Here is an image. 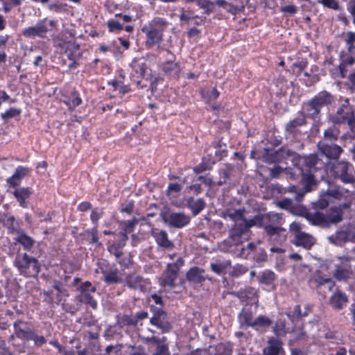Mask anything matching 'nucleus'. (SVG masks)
<instances>
[{
	"label": "nucleus",
	"instance_id": "nucleus-1",
	"mask_svg": "<svg viewBox=\"0 0 355 355\" xmlns=\"http://www.w3.org/2000/svg\"><path fill=\"white\" fill-rule=\"evenodd\" d=\"M334 103V96L329 92L323 90L314 97L303 103V107L306 116L314 121H318L321 118V109L329 107Z\"/></svg>",
	"mask_w": 355,
	"mask_h": 355
},
{
	"label": "nucleus",
	"instance_id": "nucleus-2",
	"mask_svg": "<svg viewBox=\"0 0 355 355\" xmlns=\"http://www.w3.org/2000/svg\"><path fill=\"white\" fill-rule=\"evenodd\" d=\"M13 328L15 334L10 336V340L16 336L24 342L33 340L35 347H41L47 343V340L44 336L37 334L33 325L30 322L17 320L13 323Z\"/></svg>",
	"mask_w": 355,
	"mask_h": 355
},
{
	"label": "nucleus",
	"instance_id": "nucleus-3",
	"mask_svg": "<svg viewBox=\"0 0 355 355\" xmlns=\"http://www.w3.org/2000/svg\"><path fill=\"white\" fill-rule=\"evenodd\" d=\"M19 275L26 277H36L40 272V263L37 259L26 252H17L13 261Z\"/></svg>",
	"mask_w": 355,
	"mask_h": 355
},
{
	"label": "nucleus",
	"instance_id": "nucleus-4",
	"mask_svg": "<svg viewBox=\"0 0 355 355\" xmlns=\"http://www.w3.org/2000/svg\"><path fill=\"white\" fill-rule=\"evenodd\" d=\"M159 215L165 225L175 229H182L191 222L190 216L184 211H173L168 206H164L161 209Z\"/></svg>",
	"mask_w": 355,
	"mask_h": 355
},
{
	"label": "nucleus",
	"instance_id": "nucleus-5",
	"mask_svg": "<svg viewBox=\"0 0 355 355\" xmlns=\"http://www.w3.org/2000/svg\"><path fill=\"white\" fill-rule=\"evenodd\" d=\"M152 316L150 318V324L156 327L162 334L171 331L173 325L169 321L167 312L162 307L151 304L149 306Z\"/></svg>",
	"mask_w": 355,
	"mask_h": 355
},
{
	"label": "nucleus",
	"instance_id": "nucleus-6",
	"mask_svg": "<svg viewBox=\"0 0 355 355\" xmlns=\"http://www.w3.org/2000/svg\"><path fill=\"white\" fill-rule=\"evenodd\" d=\"M322 164L316 154L297 156L293 160V165L299 173H315L320 168Z\"/></svg>",
	"mask_w": 355,
	"mask_h": 355
},
{
	"label": "nucleus",
	"instance_id": "nucleus-7",
	"mask_svg": "<svg viewBox=\"0 0 355 355\" xmlns=\"http://www.w3.org/2000/svg\"><path fill=\"white\" fill-rule=\"evenodd\" d=\"M132 71L130 72V80L135 83L139 89L146 88L148 84L143 83V80H146V72L148 65L144 58L134 59L130 64Z\"/></svg>",
	"mask_w": 355,
	"mask_h": 355
},
{
	"label": "nucleus",
	"instance_id": "nucleus-8",
	"mask_svg": "<svg viewBox=\"0 0 355 355\" xmlns=\"http://www.w3.org/2000/svg\"><path fill=\"white\" fill-rule=\"evenodd\" d=\"M187 280L191 284L202 285V283L208 279L211 281L212 279L208 275H205L203 268L198 266L191 267L186 273Z\"/></svg>",
	"mask_w": 355,
	"mask_h": 355
},
{
	"label": "nucleus",
	"instance_id": "nucleus-9",
	"mask_svg": "<svg viewBox=\"0 0 355 355\" xmlns=\"http://www.w3.org/2000/svg\"><path fill=\"white\" fill-rule=\"evenodd\" d=\"M59 46L69 60H80L83 56V53L80 51V44L76 42L62 41L59 44Z\"/></svg>",
	"mask_w": 355,
	"mask_h": 355
},
{
	"label": "nucleus",
	"instance_id": "nucleus-10",
	"mask_svg": "<svg viewBox=\"0 0 355 355\" xmlns=\"http://www.w3.org/2000/svg\"><path fill=\"white\" fill-rule=\"evenodd\" d=\"M317 146L320 152L330 159H338L343 152V148L340 146L334 144L318 142Z\"/></svg>",
	"mask_w": 355,
	"mask_h": 355
},
{
	"label": "nucleus",
	"instance_id": "nucleus-11",
	"mask_svg": "<svg viewBox=\"0 0 355 355\" xmlns=\"http://www.w3.org/2000/svg\"><path fill=\"white\" fill-rule=\"evenodd\" d=\"M249 232L248 226L245 224V220L236 221L232 228L229 230L230 239L235 244L241 243V239L243 235Z\"/></svg>",
	"mask_w": 355,
	"mask_h": 355
},
{
	"label": "nucleus",
	"instance_id": "nucleus-12",
	"mask_svg": "<svg viewBox=\"0 0 355 355\" xmlns=\"http://www.w3.org/2000/svg\"><path fill=\"white\" fill-rule=\"evenodd\" d=\"M48 31L49 29L44 24V20H40L35 26H29L24 28L22 34L27 38H34L35 37L44 38L46 37Z\"/></svg>",
	"mask_w": 355,
	"mask_h": 355
},
{
	"label": "nucleus",
	"instance_id": "nucleus-13",
	"mask_svg": "<svg viewBox=\"0 0 355 355\" xmlns=\"http://www.w3.org/2000/svg\"><path fill=\"white\" fill-rule=\"evenodd\" d=\"M306 118L308 117L306 113L288 121L285 125L286 135L295 137L300 132L299 128L307 123Z\"/></svg>",
	"mask_w": 355,
	"mask_h": 355
},
{
	"label": "nucleus",
	"instance_id": "nucleus-14",
	"mask_svg": "<svg viewBox=\"0 0 355 355\" xmlns=\"http://www.w3.org/2000/svg\"><path fill=\"white\" fill-rule=\"evenodd\" d=\"M30 169L23 166H19L15 168L14 173L7 178L6 182L10 188L19 187L21 180L28 175Z\"/></svg>",
	"mask_w": 355,
	"mask_h": 355
},
{
	"label": "nucleus",
	"instance_id": "nucleus-15",
	"mask_svg": "<svg viewBox=\"0 0 355 355\" xmlns=\"http://www.w3.org/2000/svg\"><path fill=\"white\" fill-rule=\"evenodd\" d=\"M12 191V195L17 200L19 205L23 208H28V200L33 194V190L28 187H17Z\"/></svg>",
	"mask_w": 355,
	"mask_h": 355
},
{
	"label": "nucleus",
	"instance_id": "nucleus-16",
	"mask_svg": "<svg viewBox=\"0 0 355 355\" xmlns=\"http://www.w3.org/2000/svg\"><path fill=\"white\" fill-rule=\"evenodd\" d=\"M284 353L282 342L277 338H270L263 349V355H280Z\"/></svg>",
	"mask_w": 355,
	"mask_h": 355
},
{
	"label": "nucleus",
	"instance_id": "nucleus-17",
	"mask_svg": "<svg viewBox=\"0 0 355 355\" xmlns=\"http://www.w3.org/2000/svg\"><path fill=\"white\" fill-rule=\"evenodd\" d=\"M16 235L14 238V243L21 245L25 251H31L36 243L35 240L28 235L24 230H21Z\"/></svg>",
	"mask_w": 355,
	"mask_h": 355
},
{
	"label": "nucleus",
	"instance_id": "nucleus-18",
	"mask_svg": "<svg viewBox=\"0 0 355 355\" xmlns=\"http://www.w3.org/2000/svg\"><path fill=\"white\" fill-rule=\"evenodd\" d=\"M258 282L264 285L268 291H275L276 285L275 284L277 277L275 273L271 270H265L262 271L257 277Z\"/></svg>",
	"mask_w": 355,
	"mask_h": 355
},
{
	"label": "nucleus",
	"instance_id": "nucleus-19",
	"mask_svg": "<svg viewBox=\"0 0 355 355\" xmlns=\"http://www.w3.org/2000/svg\"><path fill=\"white\" fill-rule=\"evenodd\" d=\"M186 207L191 211L193 216H196L206 207L207 203L203 198L189 197L186 200Z\"/></svg>",
	"mask_w": 355,
	"mask_h": 355
},
{
	"label": "nucleus",
	"instance_id": "nucleus-20",
	"mask_svg": "<svg viewBox=\"0 0 355 355\" xmlns=\"http://www.w3.org/2000/svg\"><path fill=\"white\" fill-rule=\"evenodd\" d=\"M152 236L155 238L159 246L167 250H172L174 248V244L171 240H169L166 230H153L152 232Z\"/></svg>",
	"mask_w": 355,
	"mask_h": 355
},
{
	"label": "nucleus",
	"instance_id": "nucleus-21",
	"mask_svg": "<svg viewBox=\"0 0 355 355\" xmlns=\"http://www.w3.org/2000/svg\"><path fill=\"white\" fill-rule=\"evenodd\" d=\"M306 220L310 224L314 226H319L322 228L330 227L325 214L319 211L314 213L309 212V214H307Z\"/></svg>",
	"mask_w": 355,
	"mask_h": 355
},
{
	"label": "nucleus",
	"instance_id": "nucleus-22",
	"mask_svg": "<svg viewBox=\"0 0 355 355\" xmlns=\"http://www.w3.org/2000/svg\"><path fill=\"white\" fill-rule=\"evenodd\" d=\"M292 243L296 246L310 249L315 244V240L311 235L303 232L296 234Z\"/></svg>",
	"mask_w": 355,
	"mask_h": 355
},
{
	"label": "nucleus",
	"instance_id": "nucleus-23",
	"mask_svg": "<svg viewBox=\"0 0 355 355\" xmlns=\"http://www.w3.org/2000/svg\"><path fill=\"white\" fill-rule=\"evenodd\" d=\"M301 175V182L303 185V192L307 193L313 190L318 182L315 178L314 173L304 172L299 173Z\"/></svg>",
	"mask_w": 355,
	"mask_h": 355
},
{
	"label": "nucleus",
	"instance_id": "nucleus-24",
	"mask_svg": "<svg viewBox=\"0 0 355 355\" xmlns=\"http://www.w3.org/2000/svg\"><path fill=\"white\" fill-rule=\"evenodd\" d=\"M141 30L146 36V46L152 47L157 44H159L163 40L164 36L162 35L161 33H158L145 26H144Z\"/></svg>",
	"mask_w": 355,
	"mask_h": 355
},
{
	"label": "nucleus",
	"instance_id": "nucleus-25",
	"mask_svg": "<svg viewBox=\"0 0 355 355\" xmlns=\"http://www.w3.org/2000/svg\"><path fill=\"white\" fill-rule=\"evenodd\" d=\"M178 275V272L166 266V268L163 273V277L160 279L161 286H168L171 288H175V281L177 279Z\"/></svg>",
	"mask_w": 355,
	"mask_h": 355
},
{
	"label": "nucleus",
	"instance_id": "nucleus-26",
	"mask_svg": "<svg viewBox=\"0 0 355 355\" xmlns=\"http://www.w3.org/2000/svg\"><path fill=\"white\" fill-rule=\"evenodd\" d=\"M348 302L347 295L340 290H337L330 298V304L331 306L337 309L342 310L346 306Z\"/></svg>",
	"mask_w": 355,
	"mask_h": 355
},
{
	"label": "nucleus",
	"instance_id": "nucleus-27",
	"mask_svg": "<svg viewBox=\"0 0 355 355\" xmlns=\"http://www.w3.org/2000/svg\"><path fill=\"white\" fill-rule=\"evenodd\" d=\"M2 216L4 218H1L0 221H1L3 226L8 230V232L10 234H16L22 230L20 227V223L21 221L17 220L14 216H8L6 214H3Z\"/></svg>",
	"mask_w": 355,
	"mask_h": 355
},
{
	"label": "nucleus",
	"instance_id": "nucleus-28",
	"mask_svg": "<svg viewBox=\"0 0 355 355\" xmlns=\"http://www.w3.org/2000/svg\"><path fill=\"white\" fill-rule=\"evenodd\" d=\"M343 214L342 207L337 206L331 207L325 214L329 227L331 225H337L340 223L343 219Z\"/></svg>",
	"mask_w": 355,
	"mask_h": 355
},
{
	"label": "nucleus",
	"instance_id": "nucleus-29",
	"mask_svg": "<svg viewBox=\"0 0 355 355\" xmlns=\"http://www.w3.org/2000/svg\"><path fill=\"white\" fill-rule=\"evenodd\" d=\"M168 24H169L166 19L162 17H155L153 19L149 21L147 25H145V26L158 33H161V35L164 36V33L166 30Z\"/></svg>",
	"mask_w": 355,
	"mask_h": 355
},
{
	"label": "nucleus",
	"instance_id": "nucleus-30",
	"mask_svg": "<svg viewBox=\"0 0 355 355\" xmlns=\"http://www.w3.org/2000/svg\"><path fill=\"white\" fill-rule=\"evenodd\" d=\"M216 163V160L211 155L202 157V162L193 168V172L196 174L211 169Z\"/></svg>",
	"mask_w": 355,
	"mask_h": 355
},
{
	"label": "nucleus",
	"instance_id": "nucleus-31",
	"mask_svg": "<svg viewBox=\"0 0 355 355\" xmlns=\"http://www.w3.org/2000/svg\"><path fill=\"white\" fill-rule=\"evenodd\" d=\"M116 324L121 329L124 327H137L133 315L119 314L116 316Z\"/></svg>",
	"mask_w": 355,
	"mask_h": 355
},
{
	"label": "nucleus",
	"instance_id": "nucleus-32",
	"mask_svg": "<svg viewBox=\"0 0 355 355\" xmlns=\"http://www.w3.org/2000/svg\"><path fill=\"white\" fill-rule=\"evenodd\" d=\"M180 66L173 60H167L162 64V71L172 77H177L180 72Z\"/></svg>",
	"mask_w": 355,
	"mask_h": 355
},
{
	"label": "nucleus",
	"instance_id": "nucleus-33",
	"mask_svg": "<svg viewBox=\"0 0 355 355\" xmlns=\"http://www.w3.org/2000/svg\"><path fill=\"white\" fill-rule=\"evenodd\" d=\"M309 284L311 288L316 289L328 284L329 289L331 290L335 285V282L331 278H325L320 275L310 279Z\"/></svg>",
	"mask_w": 355,
	"mask_h": 355
},
{
	"label": "nucleus",
	"instance_id": "nucleus-34",
	"mask_svg": "<svg viewBox=\"0 0 355 355\" xmlns=\"http://www.w3.org/2000/svg\"><path fill=\"white\" fill-rule=\"evenodd\" d=\"M340 135L338 128L334 125L324 130L322 140L319 142H324L325 144H333V142L338 140Z\"/></svg>",
	"mask_w": 355,
	"mask_h": 355
},
{
	"label": "nucleus",
	"instance_id": "nucleus-35",
	"mask_svg": "<svg viewBox=\"0 0 355 355\" xmlns=\"http://www.w3.org/2000/svg\"><path fill=\"white\" fill-rule=\"evenodd\" d=\"M329 242L334 245L340 246L349 241L348 233L346 231H337L334 234L327 237Z\"/></svg>",
	"mask_w": 355,
	"mask_h": 355
},
{
	"label": "nucleus",
	"instance_id": "nucleus-36",
	"mask_svg": "<svg viewBox=\"0 0 355 355\" xmlns=\"http://www.w3.org/2000/svg\"><path fill=\"white\" fill-rule=\"evenodd\" d=\"M272 320L266 315H259L255 320H254L252 324V328L256 331H260L263 329L270 327L272 324Z\"/></svg>",
	"mask_w": 355,
	"mask_h": 355
},
{
	"label": "nucleus",
	"instance_id": "nucleus-37",
	"mask_svg": "<svg viewBox=\"0 0 355 355\" xmlns=\"http://www.w3.org/2000/svg\"><path fill=\"white\" fill-rule=\"evenodd\" d=\"M92 292L80 293L76 296V299L79 302L89 306L95 310L97 309L98 303L94 299L93 296L92 295Z\"/></svg>",
	"mask_w": 355,
	"mask_h": 355
},
{
	"label": "nucleus",
	"instance_id": "nucleus-38",
	"mask_svg": "<svg viewBox=\"0 0 355 355\" xmlns=\"http://www.w3.org/2000/svg\"><path fill=\"white\" fill-rule=\"evenodd\" d=\"M144 278L138 275H130L126 278V285L132 289H141L143 287Z\"/></svg>",
	"mask_w": 355,
	"mask_h": 355
},
{
	"label": "nucleus",
	"instance_id": "nucleus-39",
	"mask_svg": "<svg viewBox=\"0 0 355 355\" xmlns=\"http://www.w3.org/2000/svg\"><path fill=\"white\" fill-rule=\"evenodd\" d=\"M347 108V106L346 105H342L338 108L334 117L335 124H342L347 121L350 114V112H345V110Z\"/></svg>",
	"mask_w": 355,
	"mask_h": 355
},
{
	"label": "nucleus",
	"instance_id": "nucleus-40",
	"mask_svg": "<svg viewBox=\"0 0 355 355\" xmlns=\"http://www.w3.org/2000/svg\"><path fill=\"white\" fill-rule=\"evenodd\" d=\"M244 209H227L224 212V216L229 217L231 220H234V223L236 221H241L243 220H245L244 216Z\"/></svg>",
	"mask_w": 355,
	"mask_h": 355
},
{
	"label": "nucleus",
	"instance_id": "nucleus-41",
	"mask_svg": "<svg viewBox=\"0 0 355 355\" xmlns=\"http://www.w3.org/2000/svg\"><path fill=\"white\" fill-rule=\"evenodd\" d=\"M352 273V270L347 268H343L340 266H336L334 273V277L336 280L340 282L347 281L350 278Z\"/></svg>",
	"mask_w": 355,
	"mask_h": 355
},
{
	"label": "nucleus",
	"instance_id": "nucleus-42",
	"mask_svg": "<svg viewBox=\"0 0 355 355\" xmlns=\"http://www.w3.org/2000/svg\"><path fill=\"white\" fill-rule=\"evenodd\" d=\"M101 272L104 275V282L107 284H113L121 282V278L118 275L117 270H111L109 272L102 270Z\"/></svg>",
	"mask_w": 355,
	"mask_h": 355
},
{
	"label": "nucleus",
	"instance_id": "nucleus-43",
	"mask_svg": "<svg viewBox=\"0 0 355 355\" xmlns=\"http://www.w3.org/2000/svg\"><path fill=\"white\" fill-rule=\"evenodd\" d=\"M214 355H231L233 348L230 343H220L215 346Z\"/></svg>",
	"mask_w": 355,
	"mask_h": 355
},
{
	"label": "nucleus",
	"instance_id": "nucleus-44",
	"mask_svg": "<svg viewBox=\"0 0 355 355\" xmlns=\"http://www.w3.org/2000/svg\"><path fill=\"white\" fill-rule=\"evenodd\" d=\"M264 157L268 163L278 162L282 159L279 149L272 151L267 148H264Z\"/></svg>",
	"mask_w": 355,
	"mask_h": 355
},
{
	"label": "nucleus",
	"instance_id": "nucleus-45",
	"mask_svg": "<svg viewBox=\"0 0 355 355\" xmlns=\"http://www.w3.org/2000/svg\"><path fill=\"white\" fill-rule=\"evenodd\" d=\"M238 318L241 324H245V325L252 327V324L253 323L254 320L252 319V313L251 311H246L243 308L239 313Z\"/></svg>",
	"mask_w": 355,
	"mask_h": 355
},
{
	"label": "nucleus",
	"instance_id": "nucleus-46",
	"mask_svg": "<svg viewBox=\"0 0 355 355\" xmlns=\"http://www.w3.org/2000/svg\"><path fill=\"white\" fill-rule=\"evenodd\" d=\"M231 266V261H227L226 263H211V270L218 275H225L226 269Z\"/></svg>",
	"mask_w": 355,
	"mask_h": 355
},
{
	"label": "nucleus",
	"instance_id": "nucleus-47",
	"mask_svg": "<svg viewBox=\"0 0 355 355\" xmlns=\"http://www.w3.org/2000/svg\"><path fill=\"white\" fill-rule=\"evenodd\" d=\"M263 218L264 216L263 214H257L254 216L252 218L247 220L245 218V224L248 226V229L250 231V228L257 226L259 227H263Z\"/></svg>",
	"mask_w": 355,
	"mask_h": 355
},
{
	"label": "nucleus",
	"instance_id": "nucleus-48",
	"mask_svg": "<svg viewBox=\"0 0 355 355\" xmlns=\"http://www.w3.org/2000/svg\"><path fill=\"white\" fill-rule=\"evenodd\" d=\"M196 4L204 10V13L209 15L214 12V3L211 0H196Z\"/></svg>",
	"mask_w": 355,
	"mask_h": 355
},
{
	"label": "nucleus",
	"instance_id": "nucleus-49",
	"mask_svg": "<svg viewBox=\"0 0 355 355\" xmlns=\"http://www.w3.org/2000/svg\"><path fill=\"white\" fill-rule=\"evenodd\" d=\"M286 315L292 322L298 321L303 318L301 307L299 304L295 305L292 310L288 311Z\"/></svg>",
	"mask_w": 355,
	"mask_h": 355
},
{
	"label": "nucleus",
	"instance_id": "nucleus-50",
	"mask_svg": "<svg viewBox=\"0 0 355 355\" xmlns=\"http://www.w3.org/2000/svg\"><path fill=\"white\" fill-rule=\"evenodd\" d=\"M318 3H320L323 7L334 10L342 11L343 8L340 6L338 0H317Z\"/></svg>",
	"mask_w": 355,
	"mask_h": 355
},
{
	"label": "nucleus",
	"instance_id": "nucleus-51",
	"mask_svg": "<svg viewBox=\"0 0 355 355\" xmlns=\"http://www.w3.org/2000/svg\"><path fill=\"white\" fill-rule=\"evenodd\" d=\"M329 205V198L323 193H322L320 198L318 200L312 202V207L315 209H324L327 208Z\"/></svg>",
	"mask_w": 355,
	"mask_h": 355
},
{
	"label": "nucleus",
	"instance_id": "nucleus-52",
	"mask_svg": "<svg viewBox=\"0 0 355 355\" xmlns=\"http://www.w3.org/2000/svg\"><path fill=\"white\" fill-rule=\"evenodd\" d=\"M289 212H291L292 214L295 216L304 217L306 219L307 214H309V211H308L305 206L296 205L294 203L292 206V209Z\"/></svg>",
	"mask_w": 355,
	"mask_h": 355
},
{
	"label": "nucleus",
	"instance_id": "nucleus-53",
	"mask_svg": "<svg viewBox=\"0 0 355 355\" xmlns=\"http://www.w3.org/2000/svg\"><path fill=\"white\" fill-rule=\"evenodd\" d=\"M286 192H288L294 194V198L296 202H301L304 196V192L303 191H299V189L297 186L290 185L285 189Z\"/></svg>",
	"mask_w": 355,
	"mask_h": 355
},
{
	"label": "nucleus",
	"instance_id": "nucleus-54",
	"mask_svg": "<svg viewBox=\"0 0 355 355\" xmlns=\"http://www.w3.org/2000/svg\"><path fill=\"white\" fill-rule=\"evenodd\" d=\"M268 259V254L266 250L263 248H259L258 250L254 253L253 256V260L261 265V263L266 262Z\"/></svg>",
	"mask_w": 355,
	"mask_h": 355
},
{
	"label": "nucleus",
	"instance_id": "nucleus-55",
	"mask_svg": "<svg viewBox=\"0 0 355 355\" xmlns=\"http://www.w3.org/2000/svg\"><path fill=\"white\" fill-rule=\"evenodd\" d=\"M254 289L252 287H249L245 288L244 291H234L231 293V295H232L234 297H238L241 301L242 302H248L250 299L248 294L251 293Z\"/></svg>",
	"mask_w": 355,
	"mask_h": 355
},
{
	"label": "nucleus",
	"instance_id": "nucleus-56",
	"mask_svg": "<svg viewBox=\"0 0 355 355\" xmlns=\"http://www.w3.org/2000/svg\"><path fill=\"white\" fill-rule=\"evenodd\" d=\"M85 233L91 236V239L89 241V243L95 244L97 247L102 245V243L98 240V227H94L90 230H87Z\"/></svg>",
	"mask_w": 355,
	"mask_h": 355
},
{
	"label": "nucleus",
	"instance_id": "nucleus-57",
	"mask_svg": "<svg viewBox=\"0 0 355 355\" xmlns=\"http://www.w3.org/2000/svg\"><path fill=\"white\" fill-rule=\"evenodd\" d=\"M263 229L266 234L269 236L279 235L282 232L285 231V229L282 227L273 226L272 225H267L263 226Z\"/></svg>",
	"mask_w": 355,
	"mask_h": 355
},
{
	"label": "nucleus",
	"instance_id": "nucleus-58",
	"mask_svg": "<svg viewBox=\"0 0 355 355\" xmlns=\"http://www.w3.org/2000/svg\"><path fill=\"white\" fill-rule=\"evenodd\" d=\"M21 113V110L19 108L10 107L4 113H1V117L3 120H7L16 116H19Z\"/></svg>",
	"mask_w": 355,
	"mask_h": 355
},
{
	"label": "nucleus",
	"instance_id": "nucleus-59",
	"mask_svg": "<svg viewBox=\"0 0 355 355\" xmlns=\"http://www.w3.org/2000/svg\"><path fill=\"white\" fill-rule=\"evenodd\" d=\"M103 211L101 209L96 207L92 210L90 214V219L92 223L94 224V227H98V220L101 217L103 216Z\"/></svg>",
	"mask_w": 355,
	"mask_h": 355
},
{
	"label": "nucleus",
	"instance_id": "nucleus-60",
	"mask_svg": "<svg viewBox=\"0 0 355 355\" xmlns=\"http://www.w3.org/2000/svg\"><path fill=\"white\" fill-rule=\"evenodd\" d=\"M108 30L111 33H118L123 30V25L118 21L114 19H110L107 22Z\"/></svg>",
	"mask_w": 355,
	"mask_h": 355
},
{
	"label": "nucleus",
	"instance_id": "nucleus-61",
	"mask_svg": "<svg viewBox=\"0 0 355 355\" xmlns=\"http://www.w3.org/2000/svg\"><path fill=\"white\" fill-rule=\"evenodd\" d=\"M137 223L138 220L136 218H134L132 220L123 221L121 223V225H123V230L127 233L132 232Z\"/></svg>",
	"mask_w": 355,
	"mask_h": 355
},
{
	"label": "nucleus",
	"instance_id": "nucleus-62",
	"mask_svg": "<svg viewBox=\"0 0 355 355\" xmlns=\"http://www.w3.org/2000/svg\"><path fill=\"white\" fill-rule=\"evenodd\" d=\"M52 288H54L63 297H69V293L67 288L62 286V283L57 279L53 280Z\"/></svg>",
	"mask_w": 355,
	"mask_h": 355
},
{
	"label": "nucleus",
	"instance_id": "nucleus-63",
	"mask_svg": "<svg viewBox=\"0 0 355 355\" xmlns=\"http://www.w3.org/2000/svg\"><path fill=\"white\" fill-rule=\"evenodd\" d=\"M181 190L182 186L180 184L171 183L168 187L166 193L168 196H173V197H176Z\"/></svg>",
	"mask_w": 355,
	"mask_h": 355
},
{
	"label": "nucleus",
	"instance_id": "nucleus-64",
	"mask_svg": "<svg viewBox=\"0 0 355 355\" xmlns=\"http://www.w3.org/2000/svg\"><path fill=\"white\" fill-rule=\"evenodd\" d=\"M153 355H170L168 346L166 343H159L156 345L155 352Z\"/></svg>",
	"mask_w": 355,
	"mask_h": 355
}]
</instances>
